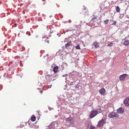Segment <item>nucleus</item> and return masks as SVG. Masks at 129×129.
Here are the masks:
<instances>
[{"mask_svg":"<svg viewBox=\"0 0 129 129\" xmlns=\"http://www.w3.org/2000/svg\"><path fill=\"white\" fill-rule=\"evenodd\" d=\"M42 91H40V92L41 93L42 92Z\"/></svg>","mask_w":129,"mask_h":129,"instance_id":"nucleus-37","label":"nucleus"},{"mask_svg":"<svg viewBox=\"0 0 129 129\" xmlns=\"http://www.w3.org/2000/svg\"><path fill=\"white\" fill-rule=\"evenodd\" d=\"M53 77V76H52V75H48L46 76L45 78L47 80H49L51 79L52 77Z\"/></svg>","mask_w":129,"mask_h":129,"instance_id":"nucleus-15","label":"nucleus"},{"mask_svg":"<svg viewBox=\"0 0 129 129\" xmlns=\"http://www.w3.org/2000/svg\"><path fill=\"white\" fill-rule=\"evenodd\" d=\"M116 22H114L113 23V25H115L116 24Z\"/></svg>","mask_w":129,"mask_h":129,"instance_id":"nucleus-30","label":"nucleus"},{"mask_svg":"<svg viewBox=\"0 0 129 129\" xmlns=\"http://www.w3.org/2000/svg\"><path fill=\"white\" fill-rule=\"evenodd\" d=\"M124 108L122 107L119 108L117 110V112L118 113H122L124 112Z\"/></svg>","mask_w":129,"mask_h":129,"instance_id":"nucleus-11","label":"nucleus"},{"mask_svg":"<svg viewBox=\"0 0 129 129\" xmlns=\"http://www.w3.org/2000/svg\"><path fill=\"white\" fill-rule=\"evenodd\" d=\"M67 75V74H65L64 75H63L62 76L63 77H65Z\"/></svg>","mask_w":129,"mask_h":129,"instance_id":"nucleus-31","label":"nucleus"},{"mask_svg":"<svg viewBox=\"0 0 129 129\" xmlns=\"http://www.w3.org/2000/svg\"><path fill=\"white\" fill-rule=\"evenodd\" d=\"M127 74H126L121 75L119 76V79L120 80L123 81L127 76Z\"/></svg>","mask_w":129,"mask_h":129,"instance_id":"nucleus-9","label":"nucleus"},{"mask_svg":"<svg viewBox=\"0 0 129 129\" xmlns=\"http://www.w3.org/2000/svg\"><path fill=\"white\" fill-rule=\"evenodd\" d=\"M69 22L70 23V22H71V21L70 20H69Z\"/></svg>","mask_w":129,"mask_h":129,"instance_id":"nucleus-35","label":"nucleus"},{"mask_svg":"<svg viewBox=\"0 0 129 129\" xmlns=\"http://www.w3.org/2000/svg\"><path fill=\"white\" fill-rule=\"evenodd\" d=\"M47 55H48V54H47Z\"/></svg>","mask_w":129,"mask_h":129,"instance_id":"nucleus-43","label":"nucleus"},{"mask_svg":"<svg viewBox=\"0 0 129 129\" xmlns=\"http://www.w3.org/2000/svg\"><path fill=\"white\" fill-rule=\"evenodd\" d=\"M127 17L129 19V17H128V16H127Z\"/></svg>","mask_w":129,"mask_h":129,"instance_id":"nucleus-38","label":"nucleus"},{"mask_svg":"<svg viewBox=\"0 0 129 129\" xmlns=\"http://www.w3.org/2000/svg\"><path fill=\"white\" fill-rule=\"evenodd\" d=\"M45 42H47L48 43H49V41H48L46 39L44 40Z\"/></svg>","mask_w":129,"mask_h":129,"instance_id":"nucleus-27","label":"nucleus"},{"mask_svg":"<svg viewBox=\"0 0 129 129\" xmlns=\"http://www.w3.org/2000/svg\"><path fill=\"white\" fill-rule=\"evenodd\" d=\"M48 108H49V110H51V109L50 108V107H49Z\"/></svg>","mask_w":129,"mask_h":129,"instance_id":"nucleus-33","label":"nucleus"},{"mask_svg":"<svg viewBox=\"0 0 129 129\" xmlns=\"http://www.w3.org/2000/svg\"><path fill=\"white\" fill-rule=\"evenodd\" d=\"M122 43L125 46H127L129 45V38H125L122 41Z\"/></svg>","mask_w":129,"mask_h":129,"instance_id":"nucleus-5","label":"nucleus"},{"mask_svg":"<svg viewBox=\"0 0 129 129\" xmlns=\"http://www.w3.org/2000/svg\"><path fill=\"white\" fill-rule=\"evenodd\" d=\"M123 102L125 106H129V96L126 98L125 100Z\"/></svg>","mask_w":129,"mask_h":129,"instance_id":"nucleus-8","label":"nucleus"},{"mask_svg":"<svg viewBox=\"0 0 129 129\" xmlns=\"http://www.w3.org/2000/svg\"><path fill=\"white\" fill-rule=\"evenodd\" d=\"M83 7H84V9H82V11L80 13L81 14L83 13L85 16H87L88 13L87 9L86 8V7H84V6H83Z\"/></svg>","mask_w":129,"mask_h":129,"instance_id":"nucleus-7","label":"nucleus"},{"mask_svg":"<svg viewBox=\"0 0 129 129\" xmlns=\"http://www.w3.org/2000/svg\"><path fill=\"white\" fill-rule=\"evenodd\" d=\"M58 67L57 66H55L53 69V71L55 73L58 70Z\"/></svg>","mask_w":129,"mask_h":129,"instance_id":"nucleus-16","label":"nucleus"},{"mask_svg":"<svg viewBox=\"0 0 129 129\" xmlns=\"http://www.w3.org/2000/svg\"><path fill=\"white\" fill-rule=\"evenodd\" d=\"M74 81L73 80V81H72L70 83V85H72L73 83V81Z\"/></svg>","mask_w":129,"mask_h":129,"instance_id":"nucleus-29","label":"nucleus"},{"mask_svg":"<svg viewBox=\"0 0 129 129\" xmlns=\"http://www.w3.org/2000/svg\"><path fill=\"white\" fill-rule=\"evenodd\" d=\"M24 48H23V49H22V50H20V51H23V50H24Z\"/></svg>","mask_w":129,"mask_h":129,"instance_id":"nucleus-36","label":"nucleus"},{"mask_svg":"<svg viewBox=\"0 0 129 129\" xmlns=\"http://www.w3.org/2000/svg\"><path fill=\"white\" fill-rule=\"evenodd\" d=\"M105 89L103 88L101 89L99 91L100 93L102 95L104 94L105 93Z\"/></svg>","mask_w":129,"mask_h":129,"instance_id":"nucleus-13","label":"nucleus"},{"mask_svg":"<svg viewBox=\"0 0 129 129\" xmlns=\"http://www.w3.org/2000/svg\"><path fill=\"white\" fill-rule=\"evenodd\" d=\"M109 20H105L104 21V23L105 24H107Z\"/></svg>","mask_w":129,"mask_h":129,"instance_id":"nucleus-21","label":"nucleus"},{"mask_svg":"<svg viewBox=\"0 0 129 129\" xmlns=\"http://www.w3.org/2000/svg\"><path fill=\"white\" fill-rule=\"evenodd\" d=\"M113 44L112 43H111L108 45V46L110 47H111L112 46Z\"/></svg>","mask_w":129,"mask_h":129,"instance_id":"nucleus-24","label":"nucleus"},{"mask_svg":"<svg viewBox=\"0 0 129 129\" xmlns=\"http://www.w3.org/2000/svg\"><path fill=\"white\" fill-rule=\"evenodd\" d=\"M28 33L29 34V36H30V33H29V32H28Z\"/></svg>","mask_w":129,"mask_h":129,"instance_id":"nucleus-39","label":"nucleus"},{"mask_svg":"<svg viewBox=\"0 0 129 129\" xmlns=\"http://www.w3.org/2000/svg\"><path fill=\"white\" fill-rule=\"evenodd\" d=\"M96 19V16H93V17H92V19L91 20V22H94V21H95Z\"/></svg>","mask_w":129,"mask_h":129,"instance_id":"nucleus-17","label":"nucleus"},{"mask_svg":"<svg viewBox=\"0 0 129 129\" xmlns=\"http://www.w3.org/2000/svg\"><path fill=\"white\" fill-rule=\"evenodd\" d=\"M57 35H58V36L59 37L60 36H61V34H60V33H57Z\"/></svg>","mask_w":129,"mask_h":129,"instance_id":"nucleus-26","label":"nucleus"},{"mask_svg":"<svg viewBox=\"0 0 129 129\" xmlns=\"http://www.w3.org/2000/svg\"><path fill=\"white\" fill-rule=\"evenodd\" d=\"M36 118L35 116L31 117V120L33 121H35L36 120Z\"/></svg>","mask_w":129,"mask_h":129,"instance_id":"nucleus-19","label":"nucleus"},{"mask_svg":"<svg viewBox=\"0 0 129 129\" xmlns=\"http://www.w3.org/2000/svg\"><path fill=\"white\" fill-rule=\"evenodd\" d=\"M71 41H70L65 45L66 47H68L71 45Z\"/></svg>","mask_w":129,"mask_h":129,"instance_id":"nucleus-18","label":"nucleus"},{"mask_svg":"<svg viewBox=\"0 0 129 129\" xmlns=\"http://www.w3.org/2000/svg\"><path fill=\"white\" fill-rule=\"evenodd\" d=\"M95 128V127L91 125L89 127L90 129H94Z\"/></svg>","mask_w":129,"mask_h":129,"instance_id":"nucleus-23","label":"nucleus"},{"mask_svg":"<svg viewBox=\"0 0 129 129\" xmlns=\"http://www.w3.org/2000/svg\"><path fill=\"white\" fill-rule=\"evenodd\" d=\"M92 124V123L90 122L86 121L85 124V126L86 127L85 129L89 128L90 127Z\"/></svg>","mask_w":129,"mask_h":129,"instance_id":"nucleus-10","label":"nucleus"},{"mask_svg":"<svg viewBox=\"0 0 129 129\" xmlns=\"http://www.w3.org/2000/svg\"><path fill=\"white\" fill-rule=\"evenodd\" d=\"M120 11V9L119 7L117 6L116 8V11L117 12H119Z\"/></svg>","mask_w":129,"mask_h":129,"instance_id":"nucleus-20","label":"nucleus"},{"mask_svg":"<svg viewBox=\"0 0 129 129\" xmlns=\"http://www.w3.org/2000/svg\"><path fill=\"white\" fill-rule=\"evenodd\" d=\"M49 129H54L55 128L54 122H53L48 126Z\"/></svg>","mask_w":129,"mask_h":129,"instance_id":"nucleus-12","label":"nucleus"},{"mask_svg":"<svg viewBox=\"0 0 129 129\" xmlns=\"http://www.w3.org/2000/svg\"><path fill=\"white\" fill-rule=\"evenodd\" d=\"M57 7H59V5H58L57 4Z\"/></svg>","mask_w":129,"mask_h":129,"instance_id":"nucleus-34","label":"nucleus"},{"mask_svg":"<svg viewBox=\"0 0 129 129\" xmlns=\"http://www.w3.org/2000/svg\"><path fill=\"white\" fill-rule=\"evenodd\" d=\"M106 123V119L103 118L98 122L97 126L99 127H101L103 126Z\"/></svg>","mask_w":129,"mask_h":129,"instance_id":"nucleus-3","label":"nucleus"},{"mask_svg":"<svg viewBox=\"0 0 129 129\" xmlns=\"http://www.w3.org/2000/svg\"><path fill=\"white\" fill-rule=\"evenodd\" d=\"M51 15L50 16V17H51Z\"/></svg>","mask_w":129,"mask_h":129,"instance_id":"nucleus-42","label":"nucleus"},{"mask_svg":"<svg viewBox=\"0 0 129 129\" xmlns=\"http://www.w3.org/2000/svg\"><path fill=\"white\" fill-rule=\"evenodd\" d=\"M68 0V1H70V0Z\"/></svg>","mask_w":129,"mask_h":129,"instance_id":"nucleus-44","label":"nucleus"},{"mask_svg":"<svg viewBox=\"0 0 129 129\" xmlns=\"http://www.w3.org/2000/svg\"><path fill=\"white\" fill-rule=\"evenodd\" d=\"M66 32H65H65H64V33L65 34Z\"/></svg>","mask_w":129,"mask_h":129,"instance_id":"nucleus-40","label":"nucleus"},{"mask_svg":"<svg viewBox=\"0 0 129 129\" xmlns=\"http://www.w3.org/2000/svg\"><path fill=\"white\" fill-rule=\"evenodd\" d=\"M108 116L110 118H117L118 117L117 113L113 112H111L109 114Z\"/></svg>","mask_w":129,"mask_h":129,"instance_id":"nucleus-6","label":"nucleus"},{"mask_svg":"<svg viewBox=\"0 0 129 129\" xmlns=\"http://www.w3.org/2000/svg\"><path fill=\"white\" fill-rule=\"evenodd\" d=\"M72 30H71L70 29H67L66 31L65 32H68L69 31H71Z\"/></svg>","mask_w":129,"mask_h":129,"instance_id":"nucleus-25","label":"nucleus"},{"mask_svg":"<svg viewBox=\"0 0 129 129\" xmlns=\"http://www.w3.org/2000/svg\"><path fill=\"white\" fill-rule=\"evenodd\" d=\"M35 37L36 38H38L39 37V36L38 35H36Z\"/></svg>","mask_w":129,"mask_h":129,"instance_id":"nucleus-32","label":"nucleus"},{"mask_svg":"<svg viewBox=\"0 0 129 129\" xmlns=\"http://www.w3.org/2000/svg\"><path fill=\"white\" fill-rule=\"evenodd\" d=\"M98 114L97 111L94 110L91 111L90 113L89 117L91 119L96 116Z\"/></svg>","mask_w":129,"mask_h":129,"instance_id":"nucleus-4","label":"nucleus"},{"mask_svg":"<svg viewBox=\"0 0 129 129\" xmlns=\"http://www.w3.org/2000/svg\"><path fill=\"white\" fill-rule=\"evenodd\" d=\"M100 43L98 42H95L93 44V45L96 48L99 47Z\"/></svg>","mask_w":129,"mask_h":129,"instance_id":"nucleus-14","label":"nucleus"},{"mask_svg":"<svg viewBox=\"0 0 129 129\" xmlns=\"http://www.w3.org/2000/svg\"><path fill=\"white\" fill-rule=\"evenodd\" d=\"M74 122V118H67L66 120V124L69 125L70 126H73Z\"/></svg>","mask_w":129,"mask_h":129,"instance_id":"nucleus-2","label":"nucleus"},{"mask_svg":"<svg viewBox=\"0 0 129 129\" xmlns=\"http://www.w3.org/2000/svg\"><path fill=\"white\" fill-rule=\"evenodd\" d=\"M14 25H16V24H14Z\"/></svg>","mask_w":129,"mask_h":129,"instance_id":"nucleus-41","label":"nucleus"},{"mask_svg":"<svg viewBox=\"0 0 129 129\" xmlns=\"http://www.w3.org/2000/svg\"><path fill=\"white\" fill-rule=\"evenodd\" d=\"M79 75L78 72L76 71L74 72L69 75V79L70 81L73 80L74 81H76L78 79L77 77Z\"/></svg>","mask_w":129,"mask_h":129,"instance_id":"nucleus-1","label":"nucleus"},{"mask_svg":"<svg viewBox=\"0 0 129 129\" xmlns=\"http://www.w3.org/2000/svg\"><path fill=\"white\" fill-rule=\"evenodd\" d=\"M52 86V85H49L48 86V88H50Z\"/></svg>","mask_w":129,"mask_h":129,"instance_id":"nucleus-28","label":"nucleus"},{"mask_svg":"<svg viewBox=\"0 0 129 129\" xmlns=\"http://www.w3.org/2000/svg\"><path fill=\"white\" fill-rule=\"evenodd\" d=\"M76 48L77 49H80V47L79 45H77L76 47Z\"/></svg>","mask_w":129,"mask_h":129,"instance_id":"nucleus-22","label":"nucleus"}]
</instances>
